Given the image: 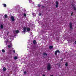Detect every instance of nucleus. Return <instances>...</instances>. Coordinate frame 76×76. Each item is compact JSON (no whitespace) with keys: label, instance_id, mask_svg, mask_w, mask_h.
<instances>
[{"label":"nucleus","instance_id":"obj_1","mask_svg":"<svg viewBox=\"0 0 76 76\" xmlns=\"http://www.w3.org/2000/svg\"><path fill=\"white\" fill-rule=\"evenodd\" d=\"M47 69L48 70H50L51 69V64L50 63L48 64Z\"/></svg>","mask_w":76,"mask_h":76},{"label":"nucleus","instance_id":"obj_2","mask_svg":"<svg viewBox=\"0 0 76 76\" xmlns=\"http://www.w3.org/2000/svg\"><path fill=\"white\" fill-rule=\"evenodd\" d=\"M26 27H24L23 28V31L22 32V34H25V32L26 31Z\"/></svg>","mask_w":76,"mask_h":76},{"label":"nucleus","instance_id":"obj_3","mask_svg":"<svg viewBox=\"0 0 76 76\" xmlns=\"http://www.w3.org/2000/svg\"><path fill=\"white\" fill-rule=\"evenodd\" d=\"M19 32V30H15L13 31V33L14 34H18Z\"/></svg>","mask_w":76,"mask_h":76},{"label":"nucleus","instance_id":"obj_4","mask_svg":"<svg viewBox=\"0 0 76 76\" xmlns=\"http://www.w3.org/2000/svg\"><path fill=\"white\" fill-rule=\"evenodd\" d=\"M4 39L5 40V42L6 43V45H7V44H9V42L7 39H5L4 38Z\"/></svg>","mask_w":76,"mask_h":76},{"label":"nucleus","instance_id":"obj_5","mask_svg":"<svg viewBox=\"0 0 76 76\" xmlns=\"http://www.w3.org/2000/svg\"><path fill=\"white\" fill-rule=\"evenodd\" d=\"M57 52L58 53H60V51H59V50H57L56 51L55 53V54L56 55H57Z\"/></svg>","mask_w":76,"mask_h":76},{"label":"nucleus","instance_id":"obj_6","mask_svg":"<svg viewBox=\"0 0 76 76\" xmlns=\"http://www.w3.org/2000/svg\"><path fill=\"white\" fill-rule=\"evenodd\" d=\"M11 19L12 21H14L15 20V18H14V17L13 16H11Z\"/></svg>","mask_w":76,"mask_h":76},{"label":"nucleus","instance_id":"obj_7","mask_svg":"<svg viewBox=\"0 0 76 76\" xmlns=\"http://www.w3.org/2000/svg\"><path fill=\"white\" fill-rule=\"evenodd\" d=\"M69 26L70 28H72V23H69Z\"/></svg>","mask_w":76,"mask_h":76},{"label":"nucleus","instance_id":"obj_8","mask_svg":"<svg viewBox=\"0 0 76 76\" xmlns=\"http://www.w3.org/2000/svg\"><path fill=\"white\" fill-rule=\"evenodd\" d=\"M26 29L28 32H29L30 31V29L29 28H26Z\"/></svg>","mask_w":76,"mask_h":76},{"label":"nucleus","instance_id":"obj_9","mask_svg":"<svg viewBox=\"0 0 76 76\" xmlns=\"http://www.w3.org/2000/svg\"><path fill=\"white\" fill-rule=\"evenodd\" d=\"M3 5L4 7H6V6H7L6 4H3Z\"/></svg>","mask_w":76,"mask_h":76},{"label":"nucleus","instance_id":"obj_10","mask_svg":"<svg viewBox=\"0 0 76 76\" xmlns=\"http://www.w3.org/2000/svg\"><path fill=\"white\" fill-rule=\"evenodd\" d=\"M0 28H1V29H3V26L2 25H1V26H0Z\"/></svg>","mask_w":76,"mask_h":76},{"label":"nucleus","instance_id":"obj_11","mask_svg":"<svg viewBox=\"0 0 76 76\" xmlns=\"http://www.w3.org/2000/svg\"><path fill=\"white\" fill-rule=\"evenodd\" d=\"M33 44H36V43H37V42H36V41L35 40H34L33 42Z\"/></svg>","mask_w":76,"mask_h":76},{"label":"nucleus","instance_id":"obj_12","mask_svg":"<svg viewBox=\"0 0 76 76\" xmlns=\"http://www.w3.org/2000/svg\"><path fill=\"white\" fill-rule=\"evenodd\" d=\"M12 44H11L10 45H9L8 47V48H10V47H12Z\"/></svg>","mask_w":76,"mask_h":76},{"label":"nucleus","instance_id":"obj_13","mask_svg":"<svg viewBox=\"0 0 76 76\" xmlns=\"http://www.w3.org/2000/svg\"><path fill=\"white\" fill-rule=\"evenodd\" d=\"M32 15L33 16H36V14L33 13Z\"/></svg>","mask_w":76,"mask_h":76},{"label":"nucleus","instance_id":"obj_14","mask_svg":"<svg viewBox=\"0 0 76 76\" xmlns=\"http://www.w3.org/2000/svg\"><path fill=\"white\" fill-rule=\"evenodd\" d=\"M2 53H4L5 52V50H4L3 49L2 50Z\"/></svg>","mask_w":76,"mask_h":76},{"label":"nucleus","instance_id":"obj_15","mask_svg":"<svg viewBox=\"0 0 76 76\" xmlns=\"http://www.w3.org/2000/svg\"><path fill=\"white\" fill-rule=\"evenodd\" d=\"M17 58H18V57H17V56H15L14 58V59L15 60H16V59H17Z\"/></svg>","mask_w":76,"mask_h":76},{"label":"nucleus","instance_id":"obj_16","mask_svg":"<svg viewBox=\"0 0 76 76\" xmlns=\"http://www.w3.org/2000/svg\"><path fill=\"white\" fill-rule=\"evenodd\" d=\"M43 54L44 56H47V54L46 53H44Z\"/></svg>","mask_w":76,"mask_h":76},{"label":"nucleus","instance_id":"obj_17","mask_svg":"<svg viewBox=\"0 0 76 76\" xmlns=\"http://www.w3.org/2000/svg\"><path fill=\"white\" fill-rule=\"evenodd\" d=\"M3 70L4 71H6V68L4 67L3 68Z\"/></svg>","mask_w":76,"mask_h":76},{"label":"nucleus","instance_id":"obj_18","mask_svg":"<svg viewBox=\"0 0 76 76\" xmlns=\"http://www.w3.org/2000/svg\"><path fill=\"white\" fill-rule=\"evenodd\" d=\"M58 4H56V7H58Z\"/></svg>","mask_w":76,"mask_h":76},{"label":"nucleus","instance_id":"obj_19","mask_svg":"<svg viewBox=\"0 0 76 76\" xmlns=\"http://www.w3.org/2000/svg\"><path fill=\"white\" fill-rule=\"evenodd\" d=\"M24 16H25V17H26V14L25 13H24L23 14Z\"/></svg>","mask_w":76,"mask_h":76},{"label":"nucleus","instance_id":"obj_20","mask_svg":"<svg viewBox=\"0 0 76 76\" xmlns=\"http://www.w3.org/2000/svg\"><path fill=\"white\" fill-rule=\"evenodd\" d=\"M52 48H53V46H50L49 47V48H50V49Z\"/></svg>","mask_w":76,"mask_h":76},{"label":"nucleus","instance_id":"obj_21","mask_svg":"<svg viewBox=\"0 0 76 76\" xmlns=\"http://www.w3.org/2000/svg\"><path fill=\"white\" fill-rule=\"evenodd\" d=\"M29 3H32V1H31V0H29Z\"/></svg>","mask_w":76,"mask_h":76},{"label":"nucleus","instance_id":"obj_22","mask_svg":"<svg viewBox=\"0 0 76 76\" xmlns=\"http://www.w3.org/2000/svg\"><path fill=\"white\" fill-rule=\"evenodd\" d=\"M5 18H7V15H5Z\"/></svg>","mask_w":76,"mask_h":76},{"label":"nucleus","instance_id":"obj_23","mask_svg":"<svg viewBox=\"0 0 76 76\" xmlns=\"http://www.w3.org/2000/svg\"><path fill=\"white\" fill-rule=\"evenodd\" d=\"M65 66H68V64H67V63H66L65 64Z\"/></svg>","mask_w":76,"mask_h":76},{"label":"nucleus","instance_id":"obj_24","mask_svg":"<svg viewBox=\"0 0 76 76\" xmlns=\"http://www.w3.org/2000/svg\"><path fill=\"white\" fill-rule=\"evenodd\" d=\"M56 4H58V1L56 2Z\"/></svg>","mask_w":76,"mask_h":76},{"label":"nucleus","instance_id":"obj_25","mask_svg":"<svg viewBox=\"0 0 76 76\" xmlns=\"http://www.w3.org/2000/svg\"><path fill=\"white\" fill-rule=\"evenodd\" d=\"M38 7H40V6H41V5H40V4H38Z\"/></svg>","mask_w":76,"mask_h":76},{"label":"nucleus","instance_id":"obj_26","mask_svg":"<svg viewBox=\"0 0 76 76\" xmlns=\"http://www.w3.org/2000/svg\"><path fill=\"white\" fill-rule=\"evenodd\" d=\"M24 74H26V71H25L24 72Z\"/></svg>","mask_w":76,"mask_h":76},{"label":"nucleus","instance_id":"obj_27","mask_svg":"<svg viewBox=\"0 0 76 76\" xmlns=\"http://www.w3.org/2000/svg\"><path fill=\"white\" fill-rule=\"evenodd\" d=\"M74 10H76V8L75 7H74Z\"/></svg>","mask_w":76,"mask_h":76},{"label":"nucleus","instance_id":"obj_28","mask_svg":"<svg viewBox=\"0 0 76 76\" xmlns=\"http://www.w3.org/2000/svg\"><path fill=\"white\" fill-rule=\"evenodd\" d=\"M13 52H14V53H15V50H13Z\"/></svg>","mask_w":76,"mask_h":76},{"label":"nucleus","instance_id":"obj_29","mask_svg":"<svg viewBox=\"0 0 76 76\" xmlns=\"http://www.w3.org/2000/svg\"><path fill=\"white\" fill-rule=\"evenodd\" d=\"M73 12L72 13H71V16H73Z\"/></svg>","mask_w":76,"mask_h":76},{"label":"nucleus","instance_id":"obj_30","mask_svg":"<svg viewBox=\"0 0 76 76\" xmlns=\"http://www.w3.org/2000/svg\"><path fill=\"white\" fill-rule=\"evenodd\" d=\"M41 15V13H39V16H40V15Z\"/></svg>","mask_w":76,"mask_h":76},{"label":"nucleus","instance_id":"obj_31","mask_svg":"<svg viewBox=\"0 0 76 76\" xmlns=\"http://www.w3.org/2000/svg\"><path fill=\"white\" fill-rule=\"evenodd\" d=\"M61 61H63V59H61Z\"/></svg>","mask_w":76,"mask_h":76},{"label":"nucleus","instance_id":"obj_32","mask_svg":"<svg viewBox=\"0 0 76 76\" xmlns=\"http://www.w3.org/2000/svg\"><path fill=\"white\" fill-rule=\"evenodd\" d=\"M75 44H76V41H75Z\"/></svg>","mask_w":76,"mask_h":76},{"label":"nucleus","instance_id":"obj_33","mask_svg":"<svg viewBox=\"0 0 76 76\" xmlns=\"http://www.w3.org/2000/svg\"><path fill=\"white\" fill-rule=\"evenodd\" d=\"M33 4H34V3H33Z\"/></svg>","mask_w":76,"mask_h":76},{"label":"nucleus","instance_id":"obj_34","mask_svg":"<svg viewBox=\"0 0 76 76\" xmlns=\"http://www.w3.org/2000/svg\"><path fill=\"white\" fill-rule=\"evenodd\" d=\"M50 76H53L52 75H51Z\"/></svg>","mask_w":76,"mask_h":76}]
</instances>
